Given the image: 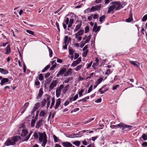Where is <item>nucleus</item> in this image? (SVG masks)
I'll return each mask as SVG.
<instances>
[{
    "label": "nucleus",
    "mask_w": 147,
    "mask_h": 147,
    "mask_svg": "<svg viewBox=\"0 0 147 147\" xmlns=\"http://www.w3.org/2000/svg\"><path fill=\"white\" fill-rule=\"evenodd\" d=\"M38 133H37L36 132H35L34 134V138L35 139H37L38 138Z\"/></svg>",
    "instance_id": "obj_47"
},
{
    "label": "nucleus",
    "mask_w": 147,
    "mask_h": 147,
    "mask_svg": "<svg viewBox=\"0 0 147 147\" xmlns=\"http://www.w3.org/2000/svg\"><path fill=\"white\" fill-rule=\"evenodd\" d=\"M0 72L4 74H6L8 73V71L7 70L0 68Z\"/></svg>",
    "instance_id": "obj_21"
},
{
    "label": "nucleus",
    "mask_w": 147,
    "mask_h": 147,
    "mask_svg": "<svg viewBox=\"0 0 147 147\" xmlns=\"http://www.w3.org/2000/svg\"><path fill=\"white\" fill-rule=\"evenodd\" d=\"M93 86L92 85H91L89 88L88 90V92L89 93L91 92L92 90Z\"/></svg>",
    "instance_id": "obj_58"
},
{
    "label": "nucleus",
    "mask_w": 147,
    "mask_h": 147,
    "mask_svg": "<svg viewBox=\"0 0 147 147\" xmlns=\"http://www.w3.org/2000/svg\"><path fill=\"white\" fill-rule=\"evenodd\" d=\"M99 29L100 28L98 27L97 28L96 25L95 24L93 28V31L94 32H96L97 31H98L99 30Z\"/></svg>",
    "instance_id": "obj_25"
},
{
    "label": "nucleus",
    "mask_w": 147,
    "mask_h": 147,
    "mask_svg": "<svg viewBox=\"0 0 147 147\" xmlns=\"http://www.w3.org/2000/svg\"><path fill=\"white\" fill-rule=\"evenodd\" d=\"M37 120V119L35 118L32 119L31 121V126L32 127H34L35 125V122Z\"/></svg>",
    "instance_id": "obj_24"
},
{
    "label": "nucleus",
    "mask_w": 147,
    "mask_h": 147,
    "mask_svg": "<svg viewBox=\"0 0 147 147\" xmlns=\"http://www.w3.org/2000/svg\"><path fill=\"white\" fill-rule=\"evenodd\" d=\"M82 66L83 65H80L77 66L75 69V70L77 71L80 70Z\"/></svg>",
    "instance_id": "obj_34"
},
{
    "label": "nucleus",
    "mask_w": 147,
    "mask_h": 147,
    "mask_svg": "<svg viewBox=\"0 0 147 147\" xmlns=\"http://www.w3.org/2000/svg\"><path fill=\"white\" fill-rule=\"evenodd\" d=\"M72 80V77H69L68 78H67L65 80L63 81V84H64V83H68L69 81L71 80Z\"/></svg>",
    "instance_id": "obj_26"
},
{
    "label": "nucleus",
    "mask_w": 147,
    "mask_h": 147,
    "mask_svg": "<svg viewBox=\"0 0 147 147\" xmlns=\"http://www.w3.org/2000/svg\"><path fill=\"white\" fill-rule=\"evenodd\" d=\"M74 20L73 19H71L70 20L68 26L69 28H70L72 26V25L74 23Z\"/></svg>",
    "instance_id": "obj_28"
},
{
    "label": "nucleus",
    "mask_w": 147,
    "mask_h": 147,
    "mask_svg": "<svg viewBox=\"0 0 147 147\" xmlns=\"http://www.w3.org/2000/svg\"><path fill=\"white\" fill-rule=\"evenodd\" d=\"M52 65V66L51 67L50 69L51 70H53L56 67V65H57V63H55V64H53Z\"/></svg>",
    "instance_id": "obj_50"
},
{
    "label": "nucleus",
    "mask_w": 147,
    "mask_h": 147,
    "mask_svg": "<svg viewBox=\"0 0 147 147\" xmlns=\"http://www.w3.org/2000/svg\"><path fill=\"white\" fill-rule=\"evenodd\" d=\"M78 97V95L76 94L75 96H74V98H73V97L72 98L73 99L72 100H73L74 101H75L77 99Z\"/></svg>",
    "instance_id": "obj_55"
},
{
    "label": "nucleus",
    "mask_w": 147,
    "mask_h": 147,
    "mask_svg": "<svg viewBox=\"0 0 147 147\" xmlns=\"http://www.w3.org/2000/svg\"><path fill=\"white\" fill-rule=\"evenodd\" d=\"M61 143L64 147H71L72 146L70 143L67 142H63Z\"/></svg>",
    "instance_id": "obj_11"
},
{
    "label": "nucleus",
    "mask_w": 147,
    "mask_h": 147,
    "mask_svg": "<svg viewBox=\"0 0 147 147\" xmlns=\"http://www.w3.org/2000/svg\"><path fill=\"white\" fill-rule=\"evenodd\" d=\"M99 17L98 15L97 14H95L93 17V18L94 19H97Z\"/></svg>",
    "instance_id": "obj_60"
},
{
    "label": "nucleus",
    "mask_w": 147,
    "mask_h": 147,
    "mask_svg": "<svg viewBox=\"0 0 147 147\" xmlns=\"http://www.w3.org/2000/svg\"><path fill=\"white\" fill-rule=\"evenodd\" d=\"M147 20V14L145 15L142 18V21H145Z\"/></svg>",
    "instance_id": "obj_53"
},
{
    "label": "nucleus",
    "mask_w": 147,
    "mask_h": 147,
    "mask_svg": "<svg viewBox=\"0 0 147 147\" xmlns=\"http://www.w3.org/2000/svg\"><path fill=\"white\" fill-rule=\"evenodd\" d=\"M101 101V98H100L95 100V102L97 103H99Z\"/></svg>",
    "instance_id": "obj_64"
},
{
    "label": "nucleus",
    "mask_w": 147,
    "mask_h": 147,
    "mask_svg": "<svg viewBox=\"0 0 147 147\" xmlns=\"http://www.w3.org/2000/svg\"><path fill=\"white\" fill-rule=\"evenodd\" d=\"M72 143L77 146H79L80 144V142L77 140L73 142Z\"/></svg>",
    "instance_id": "obj_32"
},
{
    "label": "nucleus",
    "mask_w": 147,
    "mask_h": 147,
    "mask_svg": "<svg viewBox=\"0 0 147 147\" xmlns=\"http://www.w3.org/2000/svg\"><path fill=\"white\" fill-rule=\"evenodd\" d=\"M64 85L63 84L60 85L58 87L56 90V96L57 97H59L61 95V90L63 88Z\"/></svg>",
    "instance_id": "obj_5"
},
{
    "label": "nucleus",
    "mask_w": 147,
    "mask_h": 147,
    "mask_svg": "<svg viewBox=\"0 0 147 147\" xmlns=\"http://www.w3.org/2000/svg\"><path fill=\"white\" fill-rule=\"evenodd\" d=\"M100 8V5H98L95 6H92L90 9V11L99 10Z\"/></svg>",
    "instance_id": "obj_9"
},
{
    "label": "nucleus",
    "mask_w": 147,
    "mask_h": 147,
    "mask_svg": "<svg viewBox=\"0 0 147 147\" xmlns=\"http://www.w3.org/2000/svg\"><path fill=\"white\" fill-rule=\"evenodd\" d=\"M57 84L56 80H53L51 83L49 88V90H52L55 87Z\"/></svg>",
    "instance_id": "obj_6"
},
{
    "label": "nucleus",
    "mask_w": 147,
    "mask_h": 147,
    "mask_svg": "<svg viewBox=\"0 0 147 147\" xmlns=\"http://www.w3.org/2000/svg\"><path fill=\"white\" fill-rule=\"evenodd\" d=\"M42 119L38 121L36 123L35 127L36 129L39 128L41 125H43L42 123L43 121Z\"/></svg>",
    "instance_id": "obj_8"
},
{
    "label": "nucleus",
    "mask_w": 147,
    "mask_h": 147,
    "mask_svg": "<svg viewBox=\"0 0 147 147\" xmlns=\"http://www.w3.org/2000/svg\"><path fill=\"white\" fill-rule=\"evenodd\" d=\"M79 22V24L76 26V28L74 30V32L78 31L80 28L82 22L81 21H80Z\"/></svg>",
    "instance_id": "obj_12"
},
{
    "label": "nucleus",
    "mask_w": 147,
    "mask_h": 147,
    "mask_svg": "<svg viewBox=\"0 0 147 147\" xmlns=\"http://www.w3.org/2000/svg\"><path fill=\"white\" fill-rule=\"evenodd\" d=\"M46 99H44L42 100V107H44L45 106V105L46 104Z\"/></svg>",
    "instance_id": "obj_40"
},
{
    "label": "nucleus",
    "mask_w": 147,
    "mask_h": 147,
    "mask_svg": "<svg viewBox=\"0 0 147 147\" xmlns=\"http://www.w3.org/2000/svg\"><path fill=\"white\" fill-rule=\"evenodd\" d=\"M47 114V112L45 110L41 111L40 112V116L42 117H44Z\"/></svg>",
    "instance_id": "obj_23"
},
{
    "label": "nucleus",
    "mask_w": 147,
    "mask_h": 147,
    "mask_svg": "<svg viewBox=\"0 0 147 147\" xmlns=\"http://www.w3.org/2000/svg\"><path fill=\"white\" fill-rule=\"evenodd\" d=\"M105 18V15H103L102 16L100 17L99 18V21H100L102 22L103 20H104Z\"/></svg>",
    "instance_id": "obj_45"
},
{
    "label": "nucleus",
    "mask_w": 147,
    "mask_h": 147,
    "mask_svg": "<svg viewBox=\"0 0 147 147\" xmlns=\"http://www.w3.org/2000/svg\"><path fill=\"white\" fill-rule=\"evenodd\" d=\"M142 137L144 140H147V135L144 134L142 135Z\"/></svg>",
    "instance_id": "obj_41"
},
{
    "label": "nucleus",
    "mask_w": 147,
    "mask_h": 147,
    "mask_svg": "<svg viewBox=\"0 0 147 147\" xmlns=\"http://www.w3.org/2000/svg\"><path fill=\"white\" fill-rule=\"evenodd\" d=\"M40 103L39 102H37L35 105L34 109L35 110H36L40 106Z\"/></svg>",
    "instance_id": "obj_35"
},
{
    "label": "nucleus",
    "mask_w": 147,
    "mask_h": 147,
    "mask_svg": "<svg viewBox=\"0 0 147 147\" xmlns=\"http://www.w3.org/2000/svg\"><path fill=\"white\" fill-rule=\"evenodd\" d=\"M79 56V54L77 53H75V57H74V59H76Z\"/></svg>",
    "instance_id": "obj_63"
},
{
    "label": "nucleus",
    "mask_w": 147,
    "mask_h": 147,
    "mask_svg": "<svg viewBox=\"0 0 147 147\" xmlns=\"http://www.w3.org/2000/svg\"><path fill=\"white\" fill-rule=\"evenodd\" d=\"M84 79H85L83 78L81 76H79L78 77V81H82Z\"/></svg>",
    "instance_id": "obj_62"
},
{
    "label": "nucleus",
    "mask_w": 147,
    "mask_h": 147,
    "mask_svg": "<svg viewBox=\"0 0 147 147\" xmlns=\"http://www.w3.org/2000/svg\"><path fill=\"white\" fill-rule=\"evenodd\" d=\"M142 146L143 147H146L147 146V142H144L142 144Z\"/></svg>",
    "instance_id": "obj_59"
},
{
    "label": "nucleus",
    "mask_w": 147,
    "mask_h": 147,
    "mask_svg": "<svg viewBox=\"0 0 147 147\" xmlns=\"http://www.w3.org/2000/svg\"><path fill=\"white\" fill-rule=\"evenodd\" d=\"M89 30V27L88 26H86L85 28V33L88 32Z\"/></svg>",
    "instance_id": "obj_51"
},
{
    "label": "nucleus",
    "mask_w": 147,
    "mask_h": 147,
    "mask_svg": "<svg viewBox=\"0 0 147 147\" xmlns=\"http://www.w3.org/2000/svg\"><path fill=\"white\" fill-rule=\"evenodd\" d=\"M95 60H96V62L95 63H94L93 64V66H94V65H95L96 66H98V64L99 60L98 59V58L96 57Z\"/></svg>",
    "instance_id": "obj_39"
},
{
    "label": "nucleus",
    "mask_w": 147,
    "mask_h": 147,
    "mask_svg": "<svg viewBox=\"0 0 147 147\" xmlns=\"http://www.w3.org/2000/svg\"><path fill=\"white\" fill-rule=\"evenodd\" d=\"M84 33V30H80L76 34L78 36H80L82 35Z\"/></svg>",
    "instance_id": "obj_27"
},
{
    "label": "nucleus",
    "mask_w": 147,
    "mask_h": 147,
    "mask_svg": "<svg viewBox=\"0 0 147 147\" xmlns=\"http://www.w3.org/2000/svg\"><path fill=\"white\" fill-rule=\"evenodd\" d=\"M72 69L71 68H69L68 70L64 74V76H67L72 73Z\"/></svg>",
    "instance_id": "obj_19"
},
{
    "label": "nucleus",
    "mask_w": 147,
    "mask_h": 147,
    "mask_svg": "<svg viewBox=\"0 0 147 147\" xmlns=\"http://www.w3.org/2000/svg\"><path fill=\"white\" fill-rule=\"evenodd\" d=\"M53 138L55 142H57L59 140L57 137L55 135L53 136Z\"/></svg>",
    "instance_id": "obj_44"
},
{
    "label": "nucleus",
    "mask_w": 147,
    "mask_h": 147,
    "mask_svg": "<svg viewBox=\"0 0 147 147\" xmlns=\"http://www.w3.org/2000/svg\"><path fill=\"white\" fill-rule=\"evenodd\" d=\"M66 70V69L65 68L62 69L59 72V74H61V75H62L65 71Z\"/></svg>",
    "instance_id": "obj_30"
},
{
    "label": "nucleus",
    "mask_w": 147,
    "mask_h": 147,
    "mask_svg": "<svg viewBox=\"0 0 147 147\" xmlns=\"http://www.w3.org/2000/svg\"><path fill=\"white\" fill-rule=\"evenodd\" d=\"M84 52L83 54V56L84 57H85L87 55L88 50H86V51H84Z\"/></svg>",
    "instance_id": "obj_48"
},
{
    "label": "nucleus",
    "mask_w": 147,
    "mask_h": 147,
    "mask_svg": "<svg viewBox=\"0 0 147 147\" xmlns=\"http://www.w3.org/2000/svg\"><path fill=\"white\" fill-rule=\"evenodd\" d=\"M69 51L70 55H72L74 52V51L71 49H69Z\"/></svg>",
    "instance_id": "obj_54"
},
{
    "label": "nucleus",
    "mask_w": 147,
    "mask_h": 147,
    "mask_svg": "<svg viewBox=\"0 0 147 147\" xmlns=\"http://www.w3.org/2000/svg\"><path fill=\"white\" fill-rule=\"evenodd\" d=\"M39 80L41 81L43 79V77L42 74H40L39 76Z\"/></svg>",
    "instance_id": "obj_49"
},
{
    "label": "nucleus",
    "mask_w": 147,
    "mask_h": 147,
    "mask_svg": "<svg viewBox=\"0 0 147 147\" xmlns=\"http://www.w3.org/2000/svg\"><path fill=\"white\" fill-rule=\"evenodd\" d=\"M133 20V18L131 15L129 17V18L127 19L126 21L127 22H131Z\"/></svg>",
    "instance_id": "obj_36"
},
{
    "label": "nucleus",
    "mask_w": 147,
    "mask_h": 147,
    "mask_svg": "<svg viewBox=\"0 0 147 147\" xmlns=\"http://www.w3.org/2000/svg\"><path fill=\"white\" fill-rule=\"evenodd\" d=\"M28 131L26 129H24L22 132L21 136L23 137H25L27 134Z\"/></svg>",
    "instance_id": "obj_20"
},
{
    "label": "nucleus",
    "mask_w": 147,
    "mask_h": 147,
    "mask_svg": "<svg viewBox=\"0 0 147 147\" xmlns=\"http://www.w3.org/2000/svg\"><path fill=\"white\" fill-rule=\"evenodd\" d=\"M50 65H47L45 67L44 69H43L42 71V72H45L46 70L50 67Z\"/></svg>",
    "instance_id": "obj_42"
},
{
    "label": "nucleus",
    "mask_w": 147,
    "mask_h": 147,
    "mask_svg": "<svg viewBox=\"0 0 147 147\" xmlns=\"http://www.w3.org/2000/svg\"><path fill=\"white\" fill-rule=\"evenodd\" d=\"M26 32L28 33L32 34V35H34V32L32 31L27 30H26Z\"/></svg>",
    "instance_id": "obj_46"
},
{
    "label": "nucleus",
    "mask_w": 147,
    "mask_h": 147,
    "mask_svg": "<svg viewBox=\"0 0 147 147\" xmlns=\"http://www.w3.org/2000/svg\"><path fill=\"white\" fill-rule=\"evenodd\" d=\"M103 78H100L97 80V81L96 83V84H97V85H98L99 84H100L102 81Z\"/></svg>",
    "instance_id": "obj_33"
},
{
    "label": "nucleus",
    "mask_w": 147,
    "mask_h": 147,
    "mask_svg": "<svg viewBox=\"0 0 147 147\" xmlns=\"http://www.w3.org/2000/svg\"><path fill=\"white\" fill-rule=\"evenodd\" d=\"M61 99L60 98H59L58 100H57L56 103L55 104V109H57L58 107L59 106L61 102Z\"/></svg>",
    "instance_id": "obj_14"
},
{
    "label": "nucleus",
    "mask_w": 147,
    "mask_h": 147,
    "mask_svg": "<svg viewBox=\"0 0 147 147\" xmlns=\"http://www.w3.org/2000/svg\"><path fill=\"white\" fill-rule=\"evenodd\" d=\"M6 52L5 54H8L10 52V49L9 46H8L6 48Z\"/></svg>",
    "instance_id": "obj_29"
},
{
    "label": "nucleus",
    "mask_w": 147,
    "mask_h": 147,
    "mask_svg": "<svg viewBox=\"0 0 147 147\" xmlns=\"http://www.w3.org/2000/svg\"><path fill=\"white\" fill-rule=\"evenodd\" d=\"M35 83L36 86L40 84V82L37 80L35 81Z\"/></svg>",
    "instance_id": "obj_61"
},
{
    "label": "nucleus",
    "mask_w": 147,
    "mask_h": 147,
    "mask_svg": "<svg viewBox=\"0 0 147 147\" xmlns=\"http://www.w3.org/2000/svg\"><path fill=\"white\" fill-rule=\"evenodd\" d=\"M115 8V6L114 5L110 6L108 9V13H110L111 12H113V9Z\"/></svg>",
    "instance_id": "obj_15"
},
{
    "label": "nucleus",
    "mask_w": 147,
    "mask_h": 147,
    "mask_svg": "<svg viewBox=\"0 0 147 147\" xmlns=\"http://www.w3.org/2000/svg\"><path fill=\"white\" fill-rule=\"evenodd\" d=\"M81 61V58L79 57L77 60L74 61L71 64V66L75 67Z\"/></svg>",
    "instance_id": "obj_7"
},
{
    "label": "nucleus",
    "mask_w": 147,
    "mask_h": 147,
    "mask_svg": "<svg viewBox=\"0 0 147 147\" xmlns=\"http://www.w3.org/2000/svg\"><path fill=\"white\" fill-rule=\"evenodd\" d=\"M111 72L110 71V69H108L107 70L106 72L105 73V74L107 75H109L111 73Z\"/></svg>",
    "instance_id": "obj_52"
},
{
    "label": "nucleus",
    "mask_w": 147,
    "mask_h": 147,
    "mask_svg": "<svg viewBox=\"0 0 147 147\" xmlns=\"http://www.w3.org/2000/svg\"><path fill=\"white\" fill-rule=\"evenodd\" d=\"M55 99L54 98H52V102L51 105L50 107V109H51L52 107L54 105L55 103Z\"/></svg>",
    "instance_id": "obj_37"
},
{
    "label": "nucleus",
    "mask_w": 147,
    "mask_h": 147,
    "mask_svg": "<svg viewBox=\"0 0 147 147\" xmlns=\"http://www.w3.org/2000/svg\"><path fill=\"white\" fill-rule=\"evenodd\" d=\"M117 127H119L120 128H122L123 129H125L126 128H128L129 129H131L133 127L132 126L127 125L122 123L118 124L117 125Z\"/></svg>",
    "instance_id": "obj_4"
},
{
    "label": "nucleus",
    "mask_w": 147,
    "mask_h": 147,
    "mask_svg": "<svg viewBox=\"0 0 147 147\" xmlns=\"http://www.w3.org/2000/svg\"><path fill=\"white\" fill-rule=\"evenodd\" d=\"M79 135L78 134H74L73 135H69V138H78L79 137H80L81 136V135H80L79 136H75V135Z\"/></svg>",
    "instance_id": "obj_31"
},
{
    "label": "nucleus",
    "mask_w": 147,
    "mask_h": 147,
    "mask_svg": "<svg viewBox=\"0 0 147 147\" xmlns=\"http://www.w3.org/2000/svg\"><path fill=\"white\" fill-rule=\"evenodd\" d=\"M50 96H49L47 98V108L48 107H49V105H50Z\"/></svg>",
    "instance_id": "obj_38"
},
{
    "label": "nucleus",
    "mask_w": 147,
    "mask_h": 147,
    "mask_svg": "<svg viewBox=\"0 0 147 147\" xmlns=\"http://www.w3.org/2000/svg\"><path fill=\"white\" fill-rule=\"evenodd\" d=\"M104 88L103 87H102L101 88H100L99 90V91L100 92V93L101 94H102L103 93H104L107 90H108V89H107L106 90H103L102 91V89H103V88Z\"/></svg>",
    "instance_id": "obj_43"
},
{
    "label": "nucleus",
    "mask_w": 147,
    "mask_h": 147,
    "mask_svg": "<svg viewBox=\"0 0 147 147\" xmlns=\"http://www.w3.org/2000/svg\"><path fill=\"white\" fill-rule=\"evenodd\" d=\"M49 56L50 57H51L53 55V52L51 49H49Z\"/></svg>",
    "instance_id": "obj_57"
},
{
    "label": "nucleus",
    "mask_w": 147,
    "mask_h": 147,
    "mask_svg": "<svg viewBox=\"0 0 147 147\" xmlns=\"http://www.w3.org/2000/svg\"><path fill=\"white\" fill-rule=\"evenodd\" d=\"M91 35H90L87 36L86 35L83 38V40H85L84 41V45L86 43H88L90 41L91 38Z\"/></svg>",
    "instance_id": "obj_10"
},
{
    "label": "nucleus",
    "mask_w": 147,
    "mask_h": 147,
    "mask_svg": "<svg viewBox=\"0 0 147 147\" xmlns=\"http://www.w3.org/2000/svg\"><path fill=\"white\" fill-rule=\"evenodd\" d=\"M129 62L134 66L139 67L140 65V63L137 62L136 61H129Z\"/></svg>",
    "instance_id": "obj_13"
},
{
    "label": "nucleus",
    "mask_w": 147,
    "mask_h": 147,
    "mask_svg": "<svg viewBox=\"0 0 147 147\" xmlns=\"http://www.w3.org/2000/svg\"><path fill=\"white\" fill-rule=\"evenodd\" d=\"M43 94V91L42 89V88H41L40 89L39 93L38 95V96L37 97V99L40 98V97H41L42 94Z\"/></svg>",
    "instance_id": "obj_16"
},
{
    "label": "nucleus",
    "mask_w": 147,
    "mask_h": 147,
    "mask_svg": "<svg viewBox=\"0 0 147 147\" xmlns=\"http://www.w3.org/2000/svg\"><path fill=\"white\" fill-rule=\"evenodd\" d=\"M71 38H68L67 36H65V37L64 42L65 44H66L67 43L68 44Z\"/></svg>",
    "instance_id": "obj_22"
},
{
    "label": "nucleus",
    "mask_w": 147,
    "mask_h": 147,
    "mask_svg": "<svg viewBox=\"0 0 147 147\" xmlns=\"http://www.w3.org/2000/svg\"><path fill=\"white\" fill-rule=\"evenodd\" d=\"M69 84H67L63 88V92L64 93H65L67 90L69 89Z\"/></svg>",
    "instance_id": "obj_17"
},
{
    "label": "nucleus",
    "mask_w": 147,
    "mask_h": 147,
    "mask_svg": "<svg viewBox=\"0 0 147 147\" xmlns=\"http://www.w3.org/2000/svg\"><path fill=\"white\" fill-rule=\"evenodd\" d=\"M39 136V140L40 142H42V146L45 147L47 142V137L45 132L43 133L38 132Z\"/></svg>",
    "instance_id": "obj_1"
},
{
    "label": "nucleus",
    "mask_w": 147,
    "mask_h": 147,
    "mask_svg": "<svg viewBox=\"0 0 147 147\" xmlns=\"http://www.w3.org/2000/svg\"><path fill=\"white\" fill-rule=\"evenodd\" d=\"M84 92V90L83 89H82L78 93L79 94V96H82V94L83 92Z\"/></svg>",
    "instance_id": "obj_56"
},
{
    "label": "nucleus",
    "mask_w": 147,
    "mask_h": 147,
    "mask_svg": "<svg viewBox=\"0 0 147 147\" xmlns=\"http://www.w3.org/2000/svg\"><path fill=\"white\" fill-rule=\"evenodd\" d=\"M20 139V136H15L12 137L11 139H8L5 143V144L7 146L10 145H14L15 142H17Z\"/></svg>",
    "instance_id": "obj_2"
},
{
    "label": "nucleus",
    "mask_w": 147,
    "mask_h": 147,
    "mask_svg": "<svg viewBox=\"0 0 147 147\" xmlns=\"http://www.w3.org/2000/svg\"><path fill=\"white\" fill-rule=\"evenodd\" d=\"M9 81V80L7 78H3L1 80L0 84L2 85L4 84L5 83L8 82Z\"/></svg>",
    "instance_id": "obj_18"
},
{
    "label": "nucleus",
    "mask_w": 147,
    "mask_h": 147,
    "mask_svg": "<svg viewBox=\"0 0 147 147\" xmlns=\"http://www.w3.org/2000/svg\"><path fill=\"white\" fill-rule=\"evenodd\" d=\"M111 3L112 4H114V5L115 6V8H116V10L120 9L123 7L122 4L120 3L119 1L112 2Z\"/></svg>",
    "instance_id": "obj_3"
}]
</instances>
